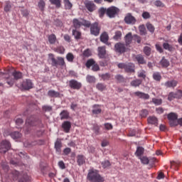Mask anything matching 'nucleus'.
Returning a JSON list of instances; mask_svg holds the SVG:
<instances>
[{"mask_svg": "<svg viewBox=\"0 0 182 182\" xmlns=\"http://www.w3.org/2000/svg\"><path fill=\"white\" fill-rule=\"evenodd\" d=\"M152 77L156 82H160V80H161V74L159 72H154L152 75Z\"/></svg>", "mask_w": 182, "mask_h": 182, "instance_id": "36", "label": "nucleus"}, {"mask_svg": "<svg viewBox=\"0 0 182 182\" xmlns=\"http://www.w3.org/2000/svg\"><path fill=\"white\" fill-rule=\"evenodd\" d=\"M178 84V82L177 80H171L166 82L164 84V86L166 87H172L173 89H174V87H176V86H177Z\"/></svg>", "mask_w": 182, "mask_h": 182, "instance_id": "18", "label": "nucleus"}, {"mask_svg": "<svg viewBox=\"0 0 182 182\" xmlns=\"http://www.w3.org/2000/svg\"><path fill=\"white\" fill-rule=\"evenodd\" d=\"M50 60H51L52 66L58 68V66H66V63H65V58L63 57H57L55 58V55L52 53L48 54Z\"/></svg>", "mask_w": 182, "mask_h": 182, "instance_id": "3", "label": "nucleus"}, {"mask_svg": "<svg viewBox=\"0 0 182 182\" xmlns=\"http://www.w3.org/2000/svg\"><path fill=\"white\" fill-rule=\"evenodd\" d=\"M77 163L78 166H83L85 163H86V157L83 155H77Z\"/></svg>", "mask_w": 182, "mask_h": 182, "instance_id": "26", "label": "nucleus"}, {"mask_svg": "<svg viewBox=\"0 0 182 182\" xmlns=\"http://www.w3.org/2000/svg\"><path fill=\"white\" fill-rule=\"evenodd\" d=\"M45 1L43 0H40L38 3V8L41 9V11H43L45 9Z\"/></svg>", "mask_w": 182, "mask_h": 182, "instance_id": "51", "label": "nucleus"}, {"mask_svg": "<svg viewBox=\"0 0 182 182\" xmlns=\"http://www.w3.org/2000/svg\"><path fill=\"white\" fill-rule=\"evenodd\" d=\"M141 117H147L149 111L147 109H142L139 113Z\"/></svg>", "mask_w": 182, "mask_h": 182, "instance_id": "57", "label": "nucleus"}, {"mask_svg": "<svg viewBox=\"0 0 182 182\" xmlns=\"http://www.w3.org/2000/svg\"><path fill=\"white\" fill-rule=\"evenodd\" d=\"M85 8L89 11V12H93L95 11L96 6L93 1H87L85 3Z\"/></svg>", "mask_w": 182, "mask_h": 182, "instance_id": "22", "label": "nucleus"}, {"mask_svg": "<svg viewBox=\"0 0 182 182\" xmlns=\"http://www.w3.org/2000/svg\"><path fill=\"white\" fill-rule=\"evenodd\" d=\"M11 149V142L8 140H4L0 143V153L5 154Z\"/></svg>", "mask_w": 182, "mask_h": 182, "instance_id": "10", "label": "nucleus"}, {"mask_svg": "<svg viewBox=\"0 0 182 182\" xmlns=\"http://www.w3.org/2000/svg\"><path fill=\"white\" fill-rule=\"evenodd\" d=\"M134 96L139 97V99H144L145 100H148V99H150V95H149V94H146L140 91L134 92Z\"/></svg>", "mask_w": 182, "mask_h": 182, "instance_id": "16", "label": "nucleus"}, {"mask_svg": "<svg viewBox=\"0 0 182 182\" xmlns=\"http://www.w3.org/2000/svg\"><path fill=\"white\" fill-rule=\"evenodd\" d=\"M70 127H72V124H70V122L69 121H65L62 124V128L65 133H69V132H70Z\"/></svg>", "mask_w": 182, "mask_h": 182, "instance_id": "17", "label": "nucleus"}, {"mask_svg": "<svg viewBox=\"0 0 182 182\" xmlns=\"http://www.w3.org/2000/svg\"><path fill=\"white\" fill-rule=\"evenodd\" d=\"M66 59L68 62H70V63H73V60H75V55L72 53H68L66 55Z\"/></svg>", "mask_w": 182, "mask_h": 182, "instance_id": "41", "label": "nucleus"}, {"mask_svg": "<svg viewBox=\"0 0 182 182\" xmlns=\"http://www.w3.org/2000/svg\"><path fill=\"white\" fill-rule=\"evenodd\" d=\"M144 52L146 56H150V53H151V48L150 47H144Z\"/></svg>", "mask_w": 182, "mask_h": 182, "instance_id": "58", "label": "nucleus"}, {"mask_svg": "<svg viewBox=\"0 0 182 182\" xmlns=\"http://www.w3.org/2000/svg\"><path fill=\"white\" fill-rule=\"evenodd\" d=\"M48 95L50 97H60V93H59V92H56L52 90L48 92Z\"/></svg>", "mask_w": 182, "mask_h": 182, "instance_id": "33", "label": "nucleus"}, {"mask_svg": "<svg viewBox=\"0 0 182 182\" xmlns=\"http://www.w3.org/2000/svg\"><path fill=\"white\" fill-rule=\"evenodd\" d=\"M55 149L58 153H60L62 151V141L60 139H57L55 142Z\"/></svg>", "mask_w": 182, "mask_h": 182, "instance_id": "27", "label": "nucleus"}, {"mask_svg": "<svg viewBox=\"0 0 182 182\" xmlns=\"http://www.w3.org/2000/svg\"><path fill=\"white\" fill-rule=\"evenodd\" d=\"M163 48L165 49V50H168V52H174L176 50L174 46L171 45L168 43H164Z\"/></svg>", "mask_w": 182, "mask_h": 182, "instance_id": "23", "label": "nucleus"}, {"mask_svg": "<svg viewBox=\"0 0 182 182\" xmlns=\"http://www.w3.org/2000/svg\"><path fill=\"white\" fill-rule=\"evenodd\" d=\"M141 80L139 79H136V80H134L131 82L130 85L131 86H133L134 87H137L139 85H141Z\"/></svg>", "mask_w": 182, "mask_h": 182, "instance_id": "38", "label": "nucleus"}, {"mask_svg": "<svg viewBox=\"0 0 182 182\" xmlns=\"http://www.w3.org/2000/svg\"><path fill=\"white\" fill-rule=\"evenodd\" d=\"M124 21L127 25H134L137 22L136 17L133 16L130 13L126 14Z\"/></svg>", "mask_w": 182, "mask_h": 182, "instance_id": "12", "label": "nucleus"}, {"mask_svg": "<svg viewBox=\"0 0 182 182\" xmlns=\"http://www.w3.org/2000/svg\"><path fill=\"white\" fill-rule=\"evenodd\" d=\"M152 103L155 105L156 106H160L161 103H163V100L161 99H157V98H153L152 99Z\"/></svg>", "mask_w": 182, "mask_h": 182, "instance_id": "48", "label": "nucleus"}, {"mask_svg": "<svg viewBox=\"0 0 182 182\" xmlns=\"http://www.w3.org/2000/svg\"><path fill=\"white\" fill-rule=\"evenodd\" d=\"M90 33L94 36H99L100 33V26H99V23L95 22L94 23H90Z\"/></svg>", "mask_w": 182, "mask_h": 182, "instance_id": "8", "label": "nucleus"}, {"mask_svg": "<svg viewBox=\"0 0 182 182\" xmlns=\"http://www.w3.org/2000/svg\"><path fill=\"white\" fill-rule=\"evenodd\" d=\"M139 160H141V163L142 164H149V163H150V160L147 156H142V157L141 156L139 158Z\"/></svg>", "mask_w": 182, "mask_h": 182, "instance_id": "47", "label": "nucleus"}, {"mask_svg": "<svg viewBox=\"0 0 182 182\" xmlns=\"http://www.w3.org/2000/svg\"><path fill=\"white\" fill-rule=\"evenodd\" d=\"M69 87L74 90H80L82 89V82L76 80H71L69 81Z\"/></svg>", "mask_w": 182, "mask_h": 182, "instance_id": "13", "label": "nucleus"}, {"mask_svg": "<svg viewBox=\"0 0 182 182\" xmlns=\"http://www.w3.org/2000/svg\"><path fill=\"white\" fill-rule=\"evenodd\" d=\"M92 70L93 72H98V70H100V67L99 66V65H97V63H95V64L92 67Z\"/></svg>", "mask_w": 182, "mask_h": 182, "instance_id": "63", "label": "nucleus"}, {"mask_svg": "<svg viewBox=\"0 0 182 182\" xmlns=\"http://www.w3.org/2000/svg\"><path fill=\"white\" fill-rule=\"evenodd\" d=\"M95 63H96V61L91 58L86 62L85 66L87 68V69H90V68H92Z\"/></svg>", "mask_w": 182, "mask_h": 182, "instance_id": "43", "label": "nucleus"}, {"mask_svg": "<svg viewBox=\"0 0 182 182\" xmlns=\"http://www.w3.org/2000/svg\"><path fill=\"white\" fill-rule=\"evenodd\" d=\"M12 76L14 77V79H11L10 81H7V85H9L10 87L14 86L15 80H19V79H22V77H23L22 73L16 70L12 73Z\"/></svg>", "mask_w": 182, "mask_h": 182, "instance_id": "7", "label": "nucleus"}, {"mask_svg": "<svg viewBox=\"0 0 182 182\" xmlns=\"http://www.w3.org/2000/svg\"><path fill=\"white\" fill-rule=\"evenodd\" d=\"M86 80L88 83H95L96 82V77L92 75H87Z\"/></svg>", "mask_w": 182, "mask_h": 182, "instance_id": "45", "label": "nucleus"}, {"mask_svg": "<svg viewBox=\"0 0 182 182\" xmlns=\"http://www.w3.org/2000/svg\"><path fill=\"white\" fill-rule=\"evenodd\" d=\"M33 126H36V122L33 119V117H31L26 120V127L24 129L26 132V134H28V132L31 131V127Z\"/></svg>", "mask_w": 182, "mask_h": 182, "instance_id": "9", "label": "nucleus"}, {"mask_svg": "<svg viewBox=\"0 0 182 182\" xmlns=\"http://www.w3.org/2000/svg\"><path fill=\"white\" fill-rule=\"evenodd\" d=\"M42 109L43 112H52V107L50 105H43Z\"/></svg>", "mask_w": 182, "mask_h": 182, "instance_id": "59", "label": "nucleus"}, {"mask_svg": "<svg viewBox=\"0 0 182 182\" xmlns=\"http://www.w3.org/2000/svg\"><path fill=\"white\" fill-rule=\"evenodd\" d=\"M61 120H68L69 119V112L68 110H63L60 113Z\"/></svg>", "mask_w": 182, "mask_h": 182, "instance_id": "29", "label": "nucleus"}, {"mask_svg": "<svg viewBox=\"0 0 182 182\" xmlns=\"http://www.w3.org/2000/svg\"><path fill=\"white\" fill-rule=\"evenodd\" d=\"M160 65L162 68H168L170 66V62L166 58L163 57L160 61Z\"/></svg>", "mask_w": 182, "mask_h": 182, "instance_id": "31", "label": "nucleus"}, {"mask_svg": "<svg viewBox=\"0 0 182 182\" xmlns=\"http://www.w3.org/2000/svg\"><path fill=\"white\" fill-rule=\"evenodd\" d=\"M115 79L118 83H126V78H124L122 75H117Z\"/></svg>", "mask_w": 182, "mask_h": 182, "instance_id": "42", "label": "nucleus"}, {"mask_svg": "<svg viewBox=\"0 0 182 182\" xmlns=\"http://www.w3.org/2000/svg\"><path fill=\"white\" fill-rule=\"evenodd\" d=\"M135 60L139 65H146V63L144 57L141 54L135 55Z\"/></svg>", "mask_w": 182, "mask_h": 182, "instance_id": "19", "label": "nucleus"}, {"mask_svg": "<svg viewBox=\"0 0 182 182\" xmlns=\"http://www.w3.org/2000/svg\"><path fill=\"white\" fill-rule=\"evenodd\" d=\"M11 137H12L14 140L17 139H21L22 137V134L19 133L18 132H14L11 134Z\"/></svg>", "mask_w": 182, "mask_h": 182, "instance_id": "39", "label": "nucleus"}, {"mask_svg": "<svg viewBox=\"0 0 182 182\" xmlns=\"http://www.w3.org/2000/svg\"><path fill=\"white\" fill-rule=\"evenodd\" d=\"M57 53H59L60 55H63L65 53V47L60 46L54 49Z\"/></svg>", "mask_w": 182, "mask_h": 182, "instance_id": "44", "label": "nucleus"}, {"mask_svg": "<svg viewBox=\"0 0 182 182\" xmlns=\"http://www.w3.org/2000/svg\"><path fill=\"white\" fill-rule=\"evenodd\" d=\"M11 1H6V5L4 6L5 12H9V11H11Z\"/></svg>", "mask_w": 182, "mask_h": 182, "instance_id": "54", "label": "nucleus"}, {"mask_svg": "<svg viewBox=\"0 0 182 182\" xmlns=\"http://www.w3.org/2000/svg\"><path fill=\"white\" fill-rule=\"evenodd\" d=\"M159 120L156 117H149L148 118V123L149 124H154V126H157Z\"/></svg>", "mask_w": 182, "mask_h": 182, "instance_id": "34", "label": "nucleus"}, {"mask_svg": "<svg viewBox=\"0 0 182 182\" xmlns=\"http://www.w3.org/2000/svg\"><path fill=\"white\" fill-rule=\"evenodd\" d=\"M114 39L119 41V39H122V31H117L115 32Z\"/></svg>", "mask_w": 182, "mask_h": 182, "instance_id": "60", "label": "nucleus"}, {"mask_svg": "<svg viewBox=\"0 0 182 182\" xmlns=\"http://www.w3.org/2000/svg\"><path fill=\"white\" fill-rule=\"evenodd\" d=\"M92 114H100L102 113V107L99 105H95L92 106Z\"/></svg>", "mask_w": 182, "mask_h": 182, "instance_id": "25", "label": "nucleus"}, {"mask_svg": "<svg viewBox=\"0 0 182 182\" xmlns=\"http://www.w3.org/2000/svg\"><path fill=\"white\" fill-rule=\"evenodd\" d=\"M138 29L139 31L140 35L141 36L147 35V30L146 29V26H144V24L140 25Z\"/></svg>", "mask_w": 182, "mask_h": 182, "instance_id": "32", "label": "nucleus"}, {"mask_svg": "<svg viewBox=\"0 0 182 182\" xmlns=\"http://www.w3.org/2000/svg\"><path fill=\"white\" fill-rule=\"evenodd\" d=\"M73 35L76 41H79L82 38V33L77 30H73Z\"/></svg>", "mask_w": 182, "mask_h": 182, "instance_id": "37", "label": "nucleus"}, {"mask_svg": "<svg viewBox=\"0 0 182 182\" xmlns=\"http://www.w3.org/2000/svg\"><path fill=\"white\" fill-rule=\"evenodd\" d=\"M98 56L101 59H105L106 56V47H98Z\"/></svg>", "mask_w": 182, "mask_h": 182, "instance_id": "20", "label": "nucleus"}, {"mask_svg": "<svg viewBox=\"0 0 182 182\" xmlns=\"http://www.w3.org/2000/svg\"><path fill=\"white\" fill-rule=\"evenodd\" d=\"M133 39H134V36L132 34V32L128 33L124 36V41H125L126 45H130V43H132Z\"/></svg>", "mask_w": 182, "mask_h": 182, "instance_id": "24", "label": "nucleus"}, {"mask_svg": "<svg viewBox=\"0 0 182 182\" xmlns=\"http://www.w3.org/2000/svg\"><path fill=\"white\" fill-rule=\"evenodd\" d=\"M82 55L84 58H89L92 56V51L90 50V49L87 48L84 50V52L82 53Z\"/></svg>", "mask_w": 182, "mask_h": 182, "instance_id": "50", "label": "nucleus"}, {"mask_svg": "<svg viewBox=\"0 0 182 182\" xmlns=\"http://www.w3.org/2000/svg\"><path fill=\"white\" fill-rule=\"evenodd\" d=\"M21 87L24 90H29L33 87V83H32V80H26L22 82Z\"/></svg>", "mask_w": 182, "mask_h": 182, "instance_id": "14", "label": "nucleus"}, {"mask_svg": "<svg viewBox=\"0 0 182 182\" xmlns=\"http://www.w3.org/2000/svg\"><path fill=\"white\" fill-rule=\"evenodd\" d=\"M73 24L75 29H79L80 26H85V28H90V21L85 20L83 18H74Z\"/></svg>", "mask_w": 182, "mask_h": 182, "instance_id": "5", "label": "nucleus"}, {"mask_svg": "<svg viewBox=\"0 0 182 182\" xmlns=\"http://www.w3.org/2000/svg\"><path fill=\"white\" fill-rule=\"evenodd\" d=\"M117 67L119 68V69H124V71L127 73H134V72H136L134 68V64L133 63H119L117 65Z\"/></svg>", "mask_w": 182, "mask_h": 182, "instance_id": "6", "label": "nucleus"}, {"mask_svg": "<svg viewBox=\"0 0 182 182\" xmlns=\"http://www.w3.org/2000/svg\"><path fill=\"white\" fill-rule=\"evenodd\" d=\"M65 9H71L73 4L69 0H63Z\"/></svg>", "mask_w": 182, "mask_h": 182, "instance_id": "49", "label": "nucleus"}, {"mask_svg": "<svg viewBox=\"0 0 182 182\" xmlns=\"http://www.w3.org/2000/svg\"><path fill=\"white\" fill-rule=\"evenodd\" d=\"M102 166L103 167V168H107V167H110V161H102Z\"/></svg>", "mask_w": 182, "mask_h": 182, "instance_id": "62", "label": "nucleus"}, {"mask_svg": "<svg viewBox=\"0 0 182 182\" xmlns=\"http://www.w3.org/2000/svg\"><path fill=\"white\" fill-rule=\"evenodd\" d=\"M168 119L170 122V126L174 127L177 126V119H178V115L174 112H171L168 114Z\"/></svg>", "mask_w": 182, "mask_h": 182, "instance_id": "11", "label": "nucleus"}, {"mask_svg": "<svg viewBox=\"0 0 182 182\" xmlns=\"http://www.w3.org/2000/svg\"><path fill=\"white\" fill-rule=\"evenodd\" d=\"M116 52L118 53H124L126 52V45L122 43H118L114 46Z\"/></svg>", "mask_w": 182, "mask_h": 182, "instance_id": "15", "label": "nucleus"}, {"mask_svg": "<svg viewBox=\"0 0 182 182\" xmlns=\"http://www.w3.org/2000/svg\"><path fill=\"white\" fill-rule=\"evenodd\" d=\"M146 29L150 32L151 33H154V31H156V28H154V26L151 24L150 22H148L146 23Z\"/></svg>", "mask_w": 182, "mask_h": 182, "instance_id": "35", "label": "nucleus"}, {"mask_svg": "<svg viewBox=\"0 0 182 182\" xmlns=\"http://www.w3.org/2000/svg\"><path fill=\"white\" fill-rule=\"evenodd\" d=\"M154 5H155V6H158V7H161V8H164V4H163V2H161V1H160V0H156L154 2Z\"/></svg>", "mask_w": 182, "mask_h": 182, "instance_id": "61", "label": "nucleus"}, {"mask_svg": "<svg viewBox=\"0 0 182 182\" xmlns=\"http://www.w3.org/2000/svg\"><path fill=\"white\" fill-rule=\"evenodd\" d=\"M88 181L91 182H103L105 178L99 173V171L96 169H90L87 176Z\"/></svg>", "mask_w": 182, "mask_h": 182, "instance_id": "1", "label": "nucleus"}, {"mask_svg": "<svg viewBox=\"0 0 182 182\" xmlns=\"http://www.w3.org/2000/svg\"><path fill=\"white\" fill-rule=\"evenodd\" d=\"M48 39L50 45H55V43H56V41H58V38H56V35L55 34H50L48 36Z\"/></svg>", "mask_w": 182, "mask_h": 182, "instance_id": "30", "label": "nucleus"}, {"mask_svg": "<svg viewBox=\"0 0 182 182\" xmlns=\"http://www.w3.org/2000/svg\"><path fill=\"white\" fill-rule=\"evenodd\" d=\"M143 154H144V148L142 146H138L135 152V156H136V157H139L140 159Z\"/></svg>", "mask_w": 182, "mask_h": 182, "instance_id": "28", "label": "nucleus"}, {"mask_svg": "<svg viewBox=\"0 0 182 182\" xmlns=\"http://www.w3.org/2000/svg\"><path fill=\"white\" fill-rule=\"evenodd\" d=\"M50 2L52 4V5H55L56 8H60L61 6V0H50Z\"/></svg>", "mask_w": 182, "mask_h": 182, "instance_id": "46", "label": "nucleus"}, {"mask_svg": "<svg viewBox=\"0 0 182 182\" xmlns=\"http://www.w3.org/2000/svg\"><path fill=\"white\" fill-rule=\"evenodd\" d=\"M141 16L143 19H150V18H151L150 13H149L148 11H144L141 14Z\"/></svg>", "mask_w": 182, "mask_h": 182, "instance_id": "53", "label": "nucleus"}, {"mask_svg": "<svg viewBox=\"0 0 182 182\" xmlns=\"http://www.w3.org/2000/svg\"><path fill=\"white\" fill-rule=\"evenodd\" d=\"M96 89H97V90H100V92H103V90H106V85L102 82H98L96 85Z\"/></svg>", "mask_w": 182, "mask_h": 182, "instance_id": "40", "label": "nucleus"}, {"mask_svg": "<svg viewBox=\"0 0 182 182\" xmlns=\"http://www.w3.org/2000/svg\"><path fill=\"white\" fill-rule=\"evenodd\" d=\"M173 99H177L176 92H170L168 95V100H169V102H171Z\"/></svg>", "mask_w": 182, "mask_h": 182, "instance_id": "55", "label": "nucleus"}, {"mask_svg": "<svg viewBox=\"0 0 182 182\" xmlns=\"http://www.w3.org/2000/svg\"><path fill=\"white\" fill-rule=\"evenodd\" d=\"M98 14L100 18H103L105 14L108 18H114V6H112L108 9L101 7L98 10Z\"/></svg>", "mask_w": 182, "mask_h": 182, "instance_id": "2", "label": "nucleus"}, {"mask_svg": "<svg viewBox=\"0 0 182 182\" xmlns=\"http://www.w3.org/2000/svg\"><path fill=\"white\" fill-rule=\"evenodd\" d=\"M36 144H37L36 141H33V142L26 141V142H24L25 147H32V146H36Z\"/></svg>", "mask_w": 182, "mask_h": 182, "instance_id": "56", "label": "nucleus"}, {"mask_svg": "<svg viewBox=\"0 0 182 182\" xmlns=\"http://www.w3.org/2000/svg\"><path fill=\"white\" fill-rule=\"evenodd\" d=\"M100 41L105 45H109V35L106 32H103L100 36Z\"/></svg>", "mask_w": 182, "mask_h": 182, "instance_id": "21", "label": "nucleus"}, {"mask_svg": "<svg viewBox=\"0 0 182 182\" xmlns=\"http://www.w3.org/2000/svg\"><path fill=\"white\" fill-rule=\"evenodd\" d=\"M101 77L102 80H109V79H110V74L109 73L102 74L101 75Z\"/></svg>", "mask_w": 182, "mask_h": 182, "instance_id": "64", "label": "nucleus"}, {"mask_svg": "<svg viewBox=\"0 0 182 182\" xmlns=\"http://www.w3.org/2000/svg\"><path fill=\"white\" fill-rule=\"evenodd\" d=\"M146 71L144 70H141L138 72V77H141L142 79H146Z\"/></svg>", "mask_w": 182, "mask_h": 182, "instance_id": "52", "label": "nucleus"}, {"mask_svg": "<svg viewBox=\"0 0 182 182\" xmlns=\"http://www.w3.org/2000/svg\"><path fill=\"white\" fill-rule=\"evenodd\" d=\"M13 180H15V181L18 180V182H29L31 181V178L26 173H23L22 175L19 173V171H14Z\"/></svg>", "mask_w": 182, "mask_h": 182, "instance_id": "4", "label": "nucleus"}]
</instances>
